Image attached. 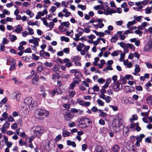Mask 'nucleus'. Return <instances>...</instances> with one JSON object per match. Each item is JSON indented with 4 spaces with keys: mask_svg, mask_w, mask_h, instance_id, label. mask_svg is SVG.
Returning a JSON list of instances; mask_svg holds the SVG:
<instances>
[{
    "mask_svg": "<svg viewBox=\"0 0 152 152\" xmlns=\"http://www.w3.org/2000/svg\"><path fill=\"white\" fill-rule=\"evenodd\" d=\"M123 122L122 117L121 114H117L115 116L112 124V127L114 131L118 132L121 130V127L123 126Z\"/></svg>",
    "mask_w": 152,
    "mask_h": 152,
    "instance_id": "nucleus-1",
    "label": "nucleus"
},
{
    "mask_svg": "<svg viewBox=\"0 0 152 152\" xmlns=\"http://www.w3.org/2000/svg\"><path fill=\"white\" fill-rule=\"evenodd\" d=\"M36 106V103L34 99L31 97L25 99L24 102L21 104V107L26 110H31Z\"/></svg>",
    "mask_w": 152,
    "mask_h": 152,
    "instance_id": "nucleus-2",
    "label": "nucleus"
},
{
    "mask_svg": "<svg viewBox=\"0 0 152 152\" xmlns=\"http://www.w3.org/2000/svg\"><path fill=\"white\" fill-rule=\"evenodd\" d=\"M31 133L34 136L39 137L44 132L43 128L40 126H35L31 128Z\"/></svg>",
    "mask_w": 152,
    "mask_h": 152,
    "instance_id": "nucleus-3",
    "label": "nucleus"
},
{
    "mask_svg": "<svg viewBox=\"0 0 152 152\" xmlns=\"http://www.w3.org/2000/svg\"><path fill=\"white\" fill-rule=\"evenodd\" d=\"M49 114V113L48 111L42 109H39L35 111L34 115L36 118H39L40 116L43 115L45 117H48Z\"/></svg>",
    "mask_w": 152,
    "mask_h": 152,
    "instance_id": "nucleus-4",
    "label": "nucleus"
},
{
    "mask_svg": "<svg viewBox=\"0 0 152 152\" xmlns=\"http://www.w3.org/2000/svg\"><path fill=\"white\" fill-rule=\"evenodd\" d=\"M112 88L115 91L118 92L122 88V84L119 82V81H115L114 82Z\"/></svg>",
    "mask_w": 152,
    "mask_h": 152,
    "instance_id": "nucleus-5",
    "label": "nucleus"
},
{
    "mask_svg": "<svg viewBox=\"0 0 152 152\" xmlns=\"http://www.w3.org/2000/svg\"><path fill=\"white\" fill-rule=\"evenodd\" d=\"M33 39H31L29 40V42L30 43H33L34 45L33 47L35 49H37L36 47L38 46L39 43L38 42L40 40L39 38L34 37L33 36L32 37Z\"/></svg>",
    "mask_w": 152,
    "mask_h": 152,
    "instance_id": "nucleus-6",
    "label": "nucleus"
},
{
    "mask_svg": "<svg viewBox=\"0 0 152 152\" xmlns=\"http://www.w3.org/2000/svg\"><path fill=\"white\" fill-rule=\"evenodd\" d=\"M11 97L13 99H16L18 101H19L20 97V94L18 91H15L11 94Z\"/></svg>",
    "mask_w": 152,
    "mask_h": 152,
    "instance_id": "nucleus-7",
    "label": "nucleus"
},
{
    "mask_svg": "<svg viewBox=\"0 0 152 152\" xmlns=\"http://www.w3.org/2000/svg\"><path fill=\"white\" fill-rule=\"evenodd\" d=\"M77 31L78 33L75 35V37L74 39L77 41H78L80 40L79 38L80 36H82V34L84 32V30L83 29H82L81 28H78Z\"/></svg>",
    "mask_w": 152,
    "mask_h": 152,
    "instance_id": "nucleus-8",
    "label": "nucleus"
},
{
    "mask_svg": "<svg viewBox=\"0 0 152 152\" xmlns=\"http://www.w3.org/2000/svg\"><path fill=\"white\" fill-rule=\"evenodd\" d=\"M64 116L65 120L68 121L71 120L74 117V115L69 112H67L64 114Z\"/></svg>",
    "mask_w": 152,
    "mask_h": 152,
    "instance_id": "nucleus-9",
    "label": "nucleus"
},
{
    "mask_svg": "<svg viewBox=\"0 0 152 152\" xmlns=\"http://www.w3.org/2000/svg\"><path fill=\"white\" fill-rule=\"evenodd\" d=\"M14 28V29L13 31L17 34L21 33L23 30V27L20 25L16 26Z\"/></svg>",
    "mask_w": 152,
    "mask_h": 152,
    "instance_id": "nucleus-10",
    "label": "nucleus"
},
{
    "mask_svg": "<svg viewBox=\"0 0 152 152\" xmlns=\"http://www.w3.org/2000/svg\"><path fill=\"white\" fill-rule=\"evenodd\" d=\"M116 12V11L113 10H110L109 8L105 10L104 11V14L106 15H111L112 13Z\"/></svg>",
    "mask_w": 152,
    "mask_h": 152,
    "instance_id": "nucleus-11",
    "label": "nucleus"
},
{
    "mask_svg": "<svg viewBox=\"0 0 152 152\" xmlns=\"http://www.w3.org/2000/svg\"><path fill=\"white\" fill-rule=\"evenodd\" d=\"M40 56L46 58L47 57H49L50 56V53L47 52H45L44 50H41L39 53Z\"/></svg>",
    "mask_w": 152,
    "mask_h": 152,
    "instance_id": "nucleus-12",
    "label": "nucleus"
},
{
    "mask_svg": "<svg viewBox=\"0 0 152 152\" xmlns=\"http://www.w3.org/2000/svg\"><path fill=\"white\" fill-rule=\"evenodd\" d=\"M94 152H104L103 148L101 146L97 145L95 150Z\"/></svg>",
    "mask_w": 152,
    "mask_h": 152,
    "instance_id": "nucleus-13",
    "label": "nucleus"
},
{
    "mask_svg": "<svg viewBox=\"0 0 152 152\" xmlns=\"http://www.w3.org/2000/svg\"><path fill=\"white\" fill-rule=\"evenodd\" d=\"M39 79V78L38 77H34L32 80V83L34 85H38Z\"/></svg>",
    "mask_w": 152,
    "mask_h": 152,
    "instance_id": "nucleus-14",
    "label": "nucleus"
},
{
    "mask_svg": "<svg viewBox=\"0 0 152 152\" xmlns=\"http://www.w3.org/2000/svg\"><path fill=\"white\" fill-rule=\"evenodd\" d=\"M124 65L126 66L128 68H130L132 66V64L131 62H129L128 60H125L124 61Z\"/></svg>",
    "mask_w": 152,
    "mask_h": 152,
    "instance_id": "nucleus-15",
    "label": "nucleus"
},
{
    "mask_svg": "<svg viewBox=\"0 0 152 152\" xmlns=\"http://www.w3.org/2000/svg\"><path fill=\"white\" fill-rule=\"evenodd\" d=\"M146 101L148 105H151L152 104V95H151L149 96L146 99Z\"/></svg>",
    "mask_w": 152,
    "mask_h": 152,
    "instance_id": "nucleus-16",
    "label": "nucleus"
},
{
    "mask_svg": "<svg viewBox=\"0 0 152 152\" xmlns=\"http://www.w3.org/2000/svg\"><path fill=\"white\" fill-rule=\"evenodd\" d=\"M59 74L58 73H55L53 74L52 76V80H56V79H58L59 78Z\"/></svg>",
    "mask_w": 152,
    "mask_h": 152,
    "instance_id": "nucleus-17",
    "label": "nucleus"
},
{
    "mask_svg": "<svg viewBox=\"0 0 152 152\" xmlns=\"http://www.w3.org/2000/svg\"><path fill=\"white\" fill-rule=\"evenodd\" d=\"M119 149L120 147L119 146L116 144L115 145L112 147V150L114 152H118Z\"/></svg>",
    "mask_w": 152,
    "mask_h": 152,
    "instance_id": "nucleus-18",
    "label": "nucleus"
},
{
    "mask_svg": "<svg viewBox=\"0 0 152 152\" xmlns=\"http://www.w3.org/2000/svg\"><path fill=\"white\" fill-rule=\"evenodd\" d=\"M9 36L10 40L12 42L15 41V40H16L17 39V37L15 35H11L10 34H9Z\"/></svg>",
    "mask_w": 152,
    "mask_h": 152,
    "instance_id": "nucleus-19",
    "label": "nucleus"
},
{
    "mask_svg": "<svg viewBox=\"0 0 152 152\" xmlns=\"http://www.w3.org/2000/svg\"><path fill=\"white\" fill-rule=\"evenodd\" d=\"M7 64H16L15 60L12 58H9L7 59Z\"/></svg>",
    "mask_w": 152,
    "mask_h": 152,
    "instance_id": "nucleus-20",
    "label": "nucleus"
},
{
    "mask_svg": "<svg viewBox=\"0 0 152 152\" xmlns=\"http://www.w3.org/2000/svg\"><path fill=\"white\" fill-rule=\"evenodd\" d=\"M93 26L96 29L99 28H102L103 27L104 25L103 23H98L97 24H93Z\"/></svg>",
    "mask_w": 152,
    "mask_h": 152,
    "instance_id": "nucleus-21",
    "label": "nucleus"
},
{
    "mask_svg": "<svg viewBox=\"0 0 152 152\" xmlns=\"http://www.w3.org/2000/svg\"><path fill=\"white\" fill-rule=\"evenodd\" d=\"M84 121L85 124L88 126H90L91 124V120L87 118H85L84 119Z\"/></svg>",
    "mask_w": 152,
    "mask_h": 152,
    "instance_id": "nucleus-22",
    "label": "nucleus"
},
{
    "mask_svg": "<svg viewBox=\"0 0 152 152\" xmlns=\"http://www.w3.org/2000/svg\"><path fill=\"white\" fill-rule=\"evenodd\" d=\"M71 133L66 130H64L62 132V135L64 137L70 136Z\"/></svg>",
    "mask_w": 152,
    "mask_h": 152,
    "instance_id": "nucleus-23",
    "label": "nucleus"
},
{
    "mask_svg": "<svg viewBox=\"0 0 152 152\" xmlns=\"http://www.w3.org/2000/svg\"><path fill=\"white\" fill-rule=\"evenodd\" d=\"M145 50L146 51L148 52H150L152 50V45L151 43L145 47Z\"/></svg>",
    "mask_w": 152,
    "mask_h": 152,
    "instance_id": "nucleus-24",
    "label": "nucleus"
},
{
    "mask_svg": "<svg viewBox=\"0 0 152 152\" xmlns=\"http://www.w3.org/2000/svg\"><path fill=\"white\" fill-rule=\"evenodd\" d=\"M48 13L47 10L45 9L43 10V12H38L37 14H39L41 17L44 16L45 14H47Z\"/></svg>",
    "mask_w": 152,
    "mask_h": 152,
    "instance_id": "nucleus-25",
    "label": "nucleus"
},
{
    "mask_svg": "<svg viewBox=\"0 0 152 152\" xmlns=\"http://www.w3.org/2000/svg\"><path fill=\"white\" fill-rule=\"evenodd\" d=\"M122 31H118L117 33V34L119 35V37H120L121 39L123 40L125 38V37L124 35L122 34Z\"/></svg>",
    "mask_w": 152,
    "mask_h": 152,
    "instance_id": "nucleus-26",
    "label": "nucleus"
},
{
    "mask_svg": "<svg viewBox=\"0 0 152 152\" xmlns=\"http://www.w3.org/2000/svg\"><path fill=\"white\" fill-rule=\"evenodd\" d=\"M145 137L144 134H140L139 136L137 137L136 138V139L137 140L141 142L142 140V139L143 138Z\"/></svg>",
    "mask_w": 152,
    "mask_h": 152,
    "instance_id": "nucleus-27",
    "label": "nucleus"
},
{
    "mask_svg": "<svg viewBox=\"0 0 152 152\" xmlns=\"http://www.w3.org/2000/svg\"><path fill=\"white\" fill-rule=\"evenodd\" d=\"M26 13L27 15H29L30 18L32 17L34 15V13L29 10H27L26 11Z\"/></svg>",
    "mask_w": 152,
    "mask_h": 152,
    "instance_id": "nucleus-28",
    "label": "nucleus"
},
{
    "mask_svg": "<svg viewBox=\"0 0 152 152\" xmlns=\"http://www.w3.org/2000/svg\"><path fill=\"white\" fill-rule=\"evenodd\" d=\"M136 23V22L135 20H133L132 21H129L127 24V27L128 28H129L131 26L134 24Z\"/></svg>",
    "mask_w": 152,
    "mask_h": 152,
    "instance_id": "nucleus-29",
    "label": "nucleus"
},
{
    "mask_svg": "<svg viewBox=\"0 0 152 152\" xmlns=\"http://www.w3.org/2000/svg\"><path fill=\"white\" fill-rule=\"evenodd\" d=\"M19 144L21 146H23V145H25L26 147H27V145L26 144V141L24 142L22 139H20L18 141Z\"/></svg>",
    "mask_w": 152,
    "mask_h": 152,
    "instance_id": "nucleus-30",
    "label": "nucleus"
},
{
    "mask_svg": "<svg viewBox=\"0 0 152 152\" xmlns=\"http://www.w3.org/2000/svg\"><path fill=\"white\" fill-rule=\"evenodd\" d=\"M118 37L116 36V34L113 37H112L110 40L111 42L115 43L118 39Z\"/></svg>",
    "mask_w": 152,
    "mask_h": 152,
    "instance_id": "nucleus-31",
    "label": "nucleus"
},
{
    "mask_svg": "<svg viewBox=\"0 0 152 152\" xmlns=\"http://www.w3.org/2000/svg\"><path fill=\"white\" fill-rule=\"evenodd\" d=\"M26 29L28 31V34L32 35L34 34V32L33 29L30 28L29 27H27L26 28Z\"/></svg>",
    "mask_w": 152,
    "mask_h": 152,
    "instance_id": "nucleus-32",
    "label": "nucleus"
},
{
    "mask_svg": "<svg viewBox=\"0 0 152 152\" xmlns=\"http://www.w3.org/2000/svg\"><path fill=\"white\" fill-rule=\"evenodd\" d=\"M145 12L146 14H149L151 13V9L150 7H148L145 9Z\"/></svg>",
    "mask_w": 152,
    "mask_h": 152,
    "instance_id": "nucleus-33",
    "label": "nucleus"
},
{
    "mask_svg": "<svg viewBox=\"0 0 152 152\" xmlns=\"http://www.w3.org/2000/svg\"><path fill=\"white\" fill-rule=\"evenodd\" d=\"M61 26H65L66 28L68 27L70 25L68 21L62 22L61 23Z\"/></svg>",
    "mask_w": 152,
    "mask_h": 152,
    "instance_id": "nucleus-34",
    "label": "nucleus"
},
{
    "mask_svg": "<svg viewBox=\"0 0 152 152\" xmlns=\"http://www.w3.org/2000/svg\"><path fill=\"white\" fill-rule=\"evenodd\" d=\"M61 41H65L66 42H68L69 39V38L67 37H66L64 36H62L60 38Z\"/></svg>",
    "mask_w": 152,
    "mask_h": 152,
    "instance_id": "nucleus-35",
    "label": "nucleus"
},
{
    "mask_svg": "<svg viewBox=\"0 0 152 152\" xmlns=\"http://www.w3.org/2000/svg\"><path fill=\"white\" fill-rule=\"evenodd\" d=\"M137 119L138 117L137 115L134 114L132 115V118L130 119V121L131 122H133L134 120H137Z\"/></svg>",
    "mask_w": 152,
    "mask_h": 152,
    "instance_id": "nucleus-36",
    "label": "nucleus"
},
{
    "mask_svg": "<svg viewBox=\"0 0 152 152\" xmlns=\"http://www.w3.org/2000/svg\"><path fill=\"white\" fill-rule=\"evenodd\" d=\"M97 102L99 105L103 106L104 105V102L100 99H98L97 100Z\"/></svg>",
    "mask_w": 152,
    "mask_h": 152,
    "instance_id": "nucleus-37",
    "label": "nucleus"
},
{
    "mask_svg": "<svg viewBox=\"0 0 152 152\" xmlns=\"http://www.w3.org/2000/svg\"><path fill=\"white\" fill-rule=\"evenodd\" d=\"M135 68L134 69L135 72L136 73H138L140 72V68L139 66L137 64H136L135 65Z\"/></svg>",
    "mask_w": 152,
    "mask_h": 152,
    "instance_id": "nucleus-38",
    "label": "nucleus"
},
{
    "mask_svg": "<svg viewBox=\"0 0 152 152\" xmlns=\"http://www.w3.org/2000/svg\"><path fill=\"white\" fill-rule=\"evenodd\" d=\"M77 102L78 104H79L80 105L83 106L84 102L81 99L79 98L77 99Z\"/></svg>",
    "mask_w": 152,
    "mask_h": 152,
    "instance_id": "nucleus-39",
    "label": "nucleus"
},
{
    "mask_svg": "<svg viewBox=\"0 0 152 152\" xmlns=\"http://www.w3.org/2000/svg\"><path fill=\"white\" fill-rule=\"evenodd\" d=\"M127 47L129 48L133 51H134L135 49V47L134 46L133 44H131L127 43Z\"/></svg>",
    "mask_w": 152,
    "mask_h": 152,
    "instance_id": "nucleus-40",
    "label": "nucleus"
},
{
    "mask_svg": "<svg viewBox=\"0 0 152 152\" xmlns=\"http://www.w3.org/2000/svg\"><path fill=\"white\" fill-rule=\"evenodd\" d=\"M81 81V79L80 78L75 77L73 79V82L76 84L79 83Z\"/></svg>",
    "mask_w": 152,
    "mask_h": 152,
    "instance_id": "nucleus-41",
    "label": "nucleus"
},
{
    "mask_svg": "<svg viewBox=\"0 0 152 152\" xmlns=\"http://www.w3.org/2000/svg\"><path fill=\"white\" fill-rule=\"evenodd\" d=\"M121 56L119 58V60L120 61H124V56L125 53H122L120 54Z\"/></svg>",
    "mask_w": 152,
    "mask_h": 152,
    "instance_id": "nucleus-42",
    "label": "nucleus"
},
{
    "mask_svg": "<svg viewBox=\"0 0 152 152\" xmlns=\"http://www.w3.org/2000/svg\"><path fill=\"white\" fill-rule=\"evenodd\" d=\"M35 136L34 135H32L31 137H26V139L27 140L28 139H29V140L28 141V143H31V142L32 141H33L34 139Z\"/></svg>",
    "mask_w": 152,
    "mask_h": 152,
    "instance_id": "nucleus-43",
    "label": "nucleus"
},
{
    "mask_svg": "<svg viewBox=\"0 0 152 152\" xmlns=\"http://www.w3.org/2000/svg\"><path fill=\"white\" fill-rule=\"evenodd\" d=\"M77 7L79 8H80L82 10H85L86 9V5H83L80 4H78L77 5Z\"/></svg>",
    "mask_w": 152,
    "mask_h": 152,
    "instance_id": "nucleus-44",
    "label": "nucleus"
},
{
    "mask_svg": "<svg viewBox=\"0 0 152 152\" xmlns=\"http://www.w3.org/2000/svg\"><path fill=\"white\" fill-rule=\"evenodd\" d=\"M73 61L75 63L80 60V58L78 56L74 57L72 58Z\"/></svg>",
    "mask_w": 152,
    "mask_h": 152,
    "instance_id": "nucleus-45",
    "label": "nucleus"
},
{
    "mask_svg": "<svg viewBox=\"0 0 152 152\" xmlns=\"http://www.w3.org/2000/svg\"><path fill=\"white\" fill-rule=\"evenodd\" d=\"M10 123L8 121L6 122L3 125V127L6 129H8L9 127Z\"/></svg>",
    "mask_w": 152,
    "mask_h": 152,
    "instance_id": "nucleus-46",
    "label": "nucleus"
},
{
    "mask_svg": "<svg viewBox=\"0 0 152 152\" xmlns=\"http://www.w3.org/2000/svg\"><path fill=\"white\" fill-rule=\"evenodd\" d=\"M52 70L54 72H56L58 71L59 69V67L57 65H55L53 68Z\"/></svg>",
    "mask_w": 152,
    "mask_h": 152,
    "instance_id": "nucleus-47",
    "label": "nucleus"
},
{
    "mask_svg": "<svg viewBox=\"0 0 152 152\" xmlns=\"http://www.w3.org/2000/svg\"><path fill=\"white\" fill-rule=\"evenodd\" d=\"M118 44L123 48L127 47V44H125L123 42H119L118 43Z\"/></svg>",
    "mask_w": 152,
    "mask_h": 152,
    "instance_id": "nucleus-48",
    "label": "nucleus"
},
{
    "mask_svg": "<svg viewBox=\"0 0 152 152\" xmlns=\"http://www.w3.org/2000/svg\"><path fill=\"white\" fill-rule=\"evenodd\" d=\"M104 100L107 103H109L111 100V97L110 96H107L106 97Z\"/></svg>",
    "mask_w": 152,
    "mask_h": 152,
    "instance_id": "nucleus-49",
    "label": "nucleus"
},
{
    "mask_svg": "<svg viewBox=\"0 0 152 152\" xmlns=\"http://www.w3.org/2000/svg\"><path fill=\"white\" fill-rule=\"evenodd\" d=\"M69 96L70 97H72L75 94L76 92L74 91H69Z\"/></svg>",
    "mask_w": 152,
    "mask_h": 152,
    "instance_id": "nucleus-50",
    "label": "nucleus"
},
{
    "mask_svg": "<svg viewBox=\"0 0 152 152\" xmlns=\"http://www.w3.org/2000/svg\"><path fill=\"white\" fill-rule=\"evenodd\" d=\"M41 20L43 21L44 24L47 27L48 26V23L46 19L43 18H42Z\"/></svg>",
    "mask_w": 152,
    "mask_h": 152,
    "instance_id": "nucleus-51",
    "label": "nucleus"
},
{
    "mask_svg": "<svg viewBox=\"0 0 152 152\" xmlns=\"http://www.w3.org/2000/svg\"><path fill=\"white\" fill-rule=\"evenodd\" d=\"M130 88V87L129 86H125L124 88L125 92L126 93L130 92H131V91Z\"/></svg>",
    "mask_w": 152,
    "mask_h": 152,
    "instance_id": "nucleus-52",
    "label": "nucleus"
},
{
    "mask_svg": "<svg viewBox=\"0 0 152 152\" xmlns=\"http://www.w3.org/2000/svg\"><path fill=\"white\" fill-rule=\"evenodd\" d=\"M16 64H11L10 68V70L14 71L16 69Z\"/></svg>",
    "mask_w": 152,
    "mask_h": 152,
    "instance_id": "nucleus-53",
    "label": "nucleus"
},
{
    "mask_svg": "<svg viewBox=\"0 0 152 152\" xmlns=\"http://www.w3.org/2000/svg\"><path fill=\"white\" fill-rule=\"evenodd\" d=\"M48 50L52 52V53H54L56 51V50L53 49V48L51 46H49Z\"/></svg>",
    "mask_w": 152,
    "mask_h": 152,
    "instance_id": "nucleus-54",
    "label": "nucleus"
},
{
    "mask_svg": "<svg viewBox=\"0 0 152 152\" xmlns=\"http://www.w3.org/2000/svg\"><path fill=\"white\" fill-rule=\"evenodd\" d=\"M119 51L118 50L114 51L111 54V55L113 56H117L119 54Z\"/></svg>",
    "mask_w": 152,
    "mask_h": 152,
    "instance_id": "nucleus-55",
    "label": "nucleus"
},
{
    "mask_svg": "<svg viewBox=\"0 0 152 152\" xmlns=\"http://www.w3.org/2000/svg\"><path fill=\"white\" fill-rule=\"evenodd\" d=\"M77 74L75 75V77L78 78H80L82 77V74L79 71H78L77 72Z\"/></svg>",
    "mask_w": 152,
    "mask_h": 152,
    "instance_id": "nucleus-56",
    "label": "nucleus"
},
{
    "mask_svg": "<svg viewBox=\"0 0 152 152\" xmlns=\"http://www.w3.org/2000/svg\"><path fill=\"white\" fill-rule=\"evenodd\" d=\"M150 112V110H149L147 112L145 113L142 112L141 113V115L143 116L148 117Z\"/></svg>",
    "mask_w": 152,
    "mask_h": 152,
    "instance_id": "nucleus-57",
    "label": "nucleus"
},
{
    "mask_svg": "<svg viewBox=\"0 0 152 152\" xmlns=\"http://www.w3.org/2000/svg\"><path fill=\"white\" fill-rule=\"evenodd\" d=\"M135 5L137 6L139 9H142L143 7L142 4L140 1L136 2L135 3Z\"/></svg>",
    "mask_w": 152,
    "mask_h": 152,
    "instance_id": "nucleus-58",
    "label": "nucleus"
},
{
    "mask_svg": "<svg viewBox=\"0 0 152 152\" xmlns=\"http://www.w3.org/2000/svg\"><path fill=\"white\" fill-rule=\"evenodd\" d=\"M125 78L127 80H132L133 79V77L131 75H126L125 77Z\"/></svg>",
    "mask_w": 152,
    "mask_h": 152,
    "instance_id": "nucleus-59",
    "label": "nucleus"
},
{
    "mask_svg": "<svg viewBox=\"0 0 152 152\" xmlns=\"http://www.w3.org/2000/svg\"><path fill=\"white\" fill-rule=\"evenodd\" d=\"M76 84H77L73 82L70 85L69 89L71 90L73 89L74 88Z\"/></svg>",
    "mask_w": 152,
    "mask_h": 152,
    "instance_id": "nucleus-60",
    "label": "nucleus"
},
{
    "mask_svg": "<svg viewBox=\"0 0 152 152\" xmlns=\"http://www.w3.org/2000/svg\"><path fill=\"white\" fill-rule=\"evenodd\" d=\"M93 88L94 91L98 92L99 91V87L97 85H95L94 86Z\"/></svg>",
    "mask_w": 152,
    "mask_h": 152,
    "instance_id": "nucleus-61",
    "label": "nucleus"
},
{
    "mask_svg": "<svg viewBox=\"0 0 152 152\" xmlns=\"http://www.w3.org/2000/svg\"><path fill=\"white\" fill-rule=\"evenodd\" d=\"M44 65L50 67L53 66V64L52 63L46 61L44 63Z\"/></svg>",
    "mask_w": 152,
    "mask_h": 152,
    "instance_id": "nucleus-62",
    "label": "nucleus"
},
{
    "mask_svg": "<svg viewBox=\"0 0 152 152\" xmlns=\"http://www.w3.org/2000/svg\"><path fill=\"white\" fill-rule=\"evenodd\" d=\"M9 42V40L6 38H4L3 39L2 43L4 45L8 44Z\"/></svg>",
    "mask_w": 152,
    "mask_h": 152,
    "instance_id": "nucleus-63",
    "label": "nucleus"
},
{
    "mask_svg": "<svg viewBox=\"0 0 152 152\" xmlns=\"http://www.w3.org/2000/svg\"><path fill=\"white\" fill-rule=\"evenodd\" d=\"M141 25L142 26L143 28L147 26L148 25H149V24L147 22H144L142 23Z\"/></svg>",
    "mask_w": 152,
    "mask_h": 152,
    "instance_id": "nucleus-64",
    "label": "nucleus"
}]
</instances>
